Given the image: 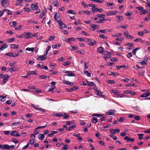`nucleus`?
Segmentation results:
<instances>
[{
  "mask_svg": "<svg viewBox=\"0 0 150 150\" xmlns=\"http://www.w3.org/2000/svg\"><path fill=\"white\" fill-rule=\"evenodd\" d=\"M31 106L36 110H38L42 112H46L45 109L40 108L39 107V106L38 105H35L34 104H32Z\"/></svg>",
  "mask_w": 150,
  "mask_h": 150,
  "instance_id": "obj_1",
  "label": "nucleus"
},
{
  "mask_svg": "<svg viewBox=\"0 0 150 150\" xmlns=\"http://www.w3.org/2000/svg\"><path fill=\"white\" fill-rule=\"evenodd\" d=\"M1 4L4 8H6L9 4L8 0H0V4Z\"/></svg>",
  "mask_w": 150,
  "mask_h": 150,
  "instance_id": "obj_2",
  "label": "nucleus"
},
{
  "mask_svg": "<svg viewBox=\"0 0 150 150\" xmlns=\"http://www.w3.org/2000/svg\"><path fill=\"white\" fill-rule=\"evenodd\" d=\"M6 56L12 57H16L19 56V54L13 52H8L6 54Z\"/></svg>",
  "mask_w": 150,
  "mask_h": 150,
  "instance_id": "obj_3",
  "label": "nucleus"
},
{
  "mask_svg": "<svg viewBox=\"0 0 150 150\" xmlns=\"http://www.w3.org/2000/svg\"><path fill=\"white\" fill-rule=\"evenodd\" d=\"M31 9L33 11L37 10L38 8V3H37L35 4L32 3L31 4Z\"/></svg>",
  "mask_w": 150,
  "mask_h": 150,
  "instance_id": "obj_4",
  "label": "nucleus"
},
{
  "mask_svg": "<svg viewBox=\"0 0 150 150\" xmlns=\"http://www.w3.org/2000/svg\"><path fill=\"white\" fill-rule=\"evenodd\" d=\"M31 33L24 32L23 33V35L24 37V38L26 39H29L31 38L30 36Z\"/></svg>",
  "mask_w": 150,
  "mask_h": 150,
  "instance_id": "obj_5",
  "label": "nucleus"
},
{
  "mask_svg": "<svg viewBox=\"0 0 150 150\" xmlns=\"http://www.w3.org/2000/svg\"><path fill=\"white\" fill-rule=\"evenodd\" d=\"M9 146L8 144L0 145V149L4 150V149L9 150Z\"/></svg>",
  "mask_w": 150,
  "mask_h": 150,
  "instance_id": "obj_6",
  "label": "nucleus"
},
{
  "mask_svg": "<svg viewBox=\"0 0 150 150\" xmlns=\"http://www.w3.org/2000/svg\"><path fill=\"white\" fill-rule=\"evenodd\" d=\"M95 93L97 96H101L103 98L105 97L104 95H103L101 92L97 89H95Z\"/></svg>",
  "mask_w": 150,
  "mask_h": 150,
  "instance_id": "obj_7",
  "label": "nucleus"
},
{
  "mask_svg": "<svg viewBox=\"0 0 150 150\" xmlns=\"http://www.w3.org/2000/svg\"><path fill=\"white\" fill-rule=\"evenodd\" d=\"M57 22L59 24V28L62 29L66 27V25L61 21L59 20Z\"/></svg>",
  "mask_w": 150,
  "mask_h": 150,
  "instance_id": "obj_8",
  "label": "nucleus"
},
{
  "mask_svg": "<svg viewBox=\"0 0 150 150\" xmlns=\"http://www.w3.org/2000/svg\"><path fill=\"white\" fill-rule=\"evenodd\" d=\"M47 55H45L44 54L43 55H40L39 56L37 59V60L42 61L46 59L47 58Z\"/></svg>",
  "mask_w": 150,
  "mask_h": 150,
  "instance_id": "obj_9",
  "label": "nucleus"
},
{
  "mask_svg": "<svg viewBox=\"0 0 150 150\" xmlns=\"http://www.w3.org/2000/svg\"><path fill=\"white\" fill-rule=\"evenodd\" d=\"M115 110H110L108 111L106 114L107 115H112L115 114Z\"/></svg>",
  "mask_w": 150,
  "mask_h": 150,
  "instance_id": "obj_10",
  "label": "nucleus"
},
{
  "mask_svg": "<svg viewBox=\"0 0 150 150\" xmlns=\"http://www.w3.org/2000/svg\"><path fill=\"white\" fill-rule=\"evenodd\" d=\"M11 136L15 137H18L21 136V135L18 134L17 131L15 130L12 131L11 132Z\"/></svg>",
  "mask_w": 150,
  "mask_h": 150,
  "instance_id": "obj_11",
  "label": "nucleus"
},
{
  "mask_svg": "<svg viewBox=\"0 0 150 150\" xmlns=\"http://www.w3.org/2000/svg\"><path fill=\"white\" fill-rule=\"evenodd\" d=\"M110 132L112 134H115L116 132H119L120 130L118 129H110Z\"/></svg>",
  "mask_w": 150,
  "mask_h": 150,
  "instance_id": "obj_12",
  "label": "nucleus"
},
{
  "mask_svg": "<svg viewBox=\"0 0 150 150\" xmlns=\"http://www.w3.org/2000/svg\"><path fill=\"white\" fill-rule=\"evenodd\" d=\"M92 11L93 12L98 11L99 12L101 13L103 11V9L102 8L98 9L95 7L94 8H92Z\"/></svg>",
  "mask_w": 150,
  "mask_h": 150,
  "instance_id": "obj_13",
  "label": "nucleus"
},
{
  "mask_svg": "<svg viewBox=\"0 0 150 150\" xmlns=\"http://www.w3.org/2000/svg\"><path fill=\"white\" fill-rule=\"evenodd\" d=\"M110 93H112L114 94L115 95L117 96L120 93L117 90L115 89H112L110 91Z\"/></svg>",
  "mask_w": 150,
  "mask_h": 150,
  "instance_id": "obj_14",
  "label": "nucleus"
},
{
  "mask_svg": "<svg viewBox=\"0 0 150 150\" xmlns=\"http://www.w3.org/2000/svg\"><path fill=\"white\" fill-rule=\"evenodd\" d=\"M19 46L18 45L12 44L11 45L10 47L11 48L13 49H17L18 48Z\"/></svg>",
  "mask_w": 150,
  "mask_h": 150,
  "instance_id": "obj_15",
  "label": "nucleus"
},
{
  "mask_svg": "<svg viewBox=\"0 0 150 150\" xmlns=\"http://www.w3.org/2000/svg\"><path fill=\"white\" fill-rule=\"evenodd\" d=\"M117 13V11H110L108 12L107 15L108 16H111L115 15Z\"/></svg>",
  "mask_w": 150,
  "mask_h": 150,
  "instance_id": "obj_16",
  "label": "nucleus"
},
{
  "mask_svg": "<svg viewBox=\"0 0 150 150\" xmlns=\"http://www.w3.org/2000/svg\"><path fill=\"white\" fill-rule=\"evenodd\" d=\"M8 45L7 44H5L0 46V50L1 51H3L4 49L7 48Z\"/></svg>",
  "mask_w": 150,
  "mask_h": 150,
  "instance_id": "obj_17",
  "label": "nucleus"
},
{
  "mask_svg": "<svg viewBox=\"0 0 150 150\" xmlns=\"http://www.w3.org/2000/svg\"><path fill=\"white\" fill-rule=\"evenodd\" d=\"M47 13V10L46 9H45L43 10L42 13L40 14V18H42Z\"/></svg>",
  "mask_w": 150,
  "mask_h": 150,
  "instance_id": "obj_18",
  "label": "nucleus"
},
{
  "mask_svg": "<svg viewBox=\"0 0 150 150\" xmlns=\"http://www.w3.org/2000/svg\"><path fill=\"white\" fill-rule=\"evenodd\" d=\"M45 137V136L43 134H40L38 135V138L40 140H42Z\"/></svg>",
  "mask_w": 150,
  "mask_h": 150,
  "instance_id": "obj_19",
  "label": "nucleus"
},
{
  "mask_svg": "<svg viewBox=\"0 0 150 150\" xmlns=\"http://www.w3.org/2000/svg\"><path fill=\"white\" fill-rule=\"evenodd\" d=\"M104 50V48L102 47H99L97 49L98 52L101 54L103 52Z\"/></svg>",
  "mask_w": 150,
  "mask_h": 150,
  "instance_id": "obj_20",
  "label": "nucleus"
},
{
  "mask_svg": "<svg viewBox=\"0 0 150 150\" xmlns=\"http://www.w3.org/2000/svg\"><path fill=\"white\" fill-rule=\"evenodd\" d=\"M64 39H65V41L66 42H67L68 43H70V41H74L75 40V39L71 37V38H69L68 39H66L64 38Z\"/></svg>",
  "mask_w": 150,
  "mask_h": 150,
  "instance_id": "obj_21",
  "label": "nucleus"
},
{
  "mask_svg": "<svg viewBox=\"0 0 150 150\" xmlns=\"http://www.w3.org/2000/svg\"><path fill=\"white\" fill-rule=\"evenodd\" d=\"M52 4L54 6L58 7L59 6V4L57 0H53V2Z\"/></svg>",
  "mask_w": 150,
  "mask_h": 150,
  "instance_id": "obj_22",
  "label": "nucleus"
},
{
  "mask_svg": "<svg viewBox=\"0 0 150 150\" xmlns=\"http://www.w3.org/2000/svg\"><path fill=\"white\" fill-rule=\"evenodd\" d=\"M9 25L12 27H15L17 25V23L15 21H11Z\"/></svg>",
  "mask_w": 150,
  "mask_h": 150,
  "instance_id": "obj_23",
  "label": "nucleus"
},
{
  "mask_svg": "<svg viewBox=\"0 0 150 150\" xmlns=\"http://www.w3.org/2000/svg\"><path fill=\"white\" fill-rule=\"evenodd\" d=\"M63 82L64 84L68 85H72L73 84V83L72 82H71L68 81H66V80H63Z\"/></svg>",
  "mask_w": 150,
  "mask_h": 150,
  "instance_id": "obj_24",
  "label": "nucleus"
},
{
  "mask_svg": "<svg viewBox=\"0 0 150 150\" xmlns=\"http://www.w3.org/2000/svg\"><path fill=\"white\" fill-rule=\"evenodd\" d=\"M63 114H64V113L63 112H61L57 114H54L53 115L56 116L57 117H59L62 116Z\"/></svg>",
  "mask_w": 150,
  "mask_h": 150,
  "instance_id": "obj_25",
  "label": "nucleus"
},
{
  "mask_svg": "<svg viewBox=\"0 0 150 150\" xmlns=\"http://www.w3.org/2000/svg\"><path fill=\"white\" fill-rule=\"evenodd\" d=\"M91 41L89 43V45L90 46H93L96 43V41L95 40H91Z\"/></svg>",
  "mask_w": 150,
  "mask_h": 150,
  "instance_id": "obj_26",
  "label": "nucleus"
},
{
  "mask_svg": "<svg viewBox=\"0 0 150 150\" xmlns=\"http://www.w3.org/2000/svg\"><path fill=\"white\" fill-rule=\"evenodd\" d=\"M90 26L93 28V30H95L96 29L98 28V26L97 25L91 24L90 25Z\"/></svg>",
  "mask_w": 150,
  "mask_h": 150,
  "instance_id": "obj_27",
  "label": "nucleus"
},
{
  "mask_svg": "<svg viewBox=\"0 0 150 150\" xmlns=\"http://www.w3.org/2000/svg\"><path fill=\"white\" fill-rule=\"evenodd\" d=\"M51 47L50 46H48L46 48V49L45 51V55H47L48 53V52L49 50L50 49Z\"/></svg>",
  "mask_w": 150,
  "mask_h": 150,
  "instance_id": "obj_28",
  "label": "nucleus"
},
{
  "mask_svg": "<svg viewBox=\"0 0 150 150\" xmlns=\"http://www.w3.org/2000/svg\"><path fill=\"white\" fill-rule=\"evenodd\" d=\"M144 20L146 21H150V14L144 18Z\"/></svg>",
  "mask_w": 150,
  "mask_h": 150,
  "instance_id": "obj_29",
  "label": "nucleus"
},
{
  "mask_svg": "<svg viewBox=\"0 0 150 150\" xmlns=\"http://www.w3.org/2000/svg\"><path fill=\"white\" fill-rule=\"evenodd\" d=\"M150 95V93H146L140 96V97L142 98H144V97H146L149 96Z\"/></svg>",
  "mask_w": 150,
  "mask_h": 150,
  "instance_id": "obj_30",
  "label": "nucleus"
},
{
  "mask_svg": "<svg viewBox=\"0 0 150 150\" xmlns=\"http://www.w3.org/2000/svg\"><path fill=\"white\" fill-rule=\"evenodd\" d=\"M26 51L33 52L34 50V47H27L25 49Z\"/></svg>",
  "mask_w": 150,
  "mask_h": 150,
  "instance_id": "obj_31",
  "label": "nucleus"
},
{
  "mask_svg": "<svg viewBox=\"0 0 150 150\" xmlns=\"http://www.w3.org/2000/svg\"><path fill=\"white\" fill-rule=\"evenodd\" d=\"M134 42H140L142 43H143L144 40L141 38H137L134 40Z\"/></svg>",
  "mask_w": 150,
  "mask_h": 150,
  "instance_id": "obj_32",
  "label": "nucleus"
},
{
  "mask_svg": "<svg viewBox=\"0 0 150 150\" xmlns=\"http://www.w3.org/2000/svg\"><path fill=\"white\" fill-rule=\"evenodd\" d=\"M71 63L70 62L67 61L63 62L62 64L64 66H69L71 64Z\"/></svg>",
  "mask_w": 150,
  "mask_h": 150,
  "instance_id": "obj_33",
  "label": "nucleus"
},
{
  "mask_svg": "<svg viewBox=\"0 0 150 150\" xmlns=\"http://www.w3.org/2000/svg\"><path fill=\"white\" fill-rule=\"evenodd\" d=\"M120 79L121 81H124L127 82H128L129 80V79L126 78L124 77H123V78H120Z\"/></svg>",
  "mask_w": 150,
  "mask_h": 150,
  "instance_id": "obj_34",
  "label": "nucleus"
},
{
  "mask_svg": "<svg viewBox=\"0 0 150 150\" xmlns=\"http://www.w3.org/2000/svg\"><path fill=\"white\" fill-rule=\"evenodd\" d=\"M69 74H67L66 75L68 76H75V74H73L72 71H71L70 72H69Z\"/></svg>",
  "mask_w": 150,
  "mask_h": 150,
  "instance_id": "obj_35",
  "label": "nucleus"
},
{
  "mask_svg": "<svg viewBox=\"0 0 150 150\" xmlns=\"http://www.w3.org/2000/svg\"><path fill=\"white\" fill-rule=\"evenodd\" d=\"M6 98V96H0V99L1 101L3 102L5 101V98Z\"/></svg>",
  "mask_w": 150,
  "mask_h": 150,
  "instance_id": "obj_36",
  "label": "nucleus"
},
{
  "mask_svg": "<svg viewBox=\"0 0 150 150\" xmlns=\"http://www.w3.org/2000/svg\"><path fill=\"white\" fill-rule=\"evenodd\" d=\"M91 1H94L100 4H102L104 2V0H91Z\"/></svg>",
  "mask_w": 150,
  "mask_h": 150,
  "instance_id": "obj_37",
  "label": "nucleus"
},
{
  "mask_svg": "<svg viewBox=\"0 0 150 150\" xmlns=\"http://www.w3.org/2000/svg\"><path fill=\"white\" fill-rule=\"evenodd\" d=\"M54 18L55 20L57 22L59 20H58V18L59 17V16H58L57 14V13H54Z\"/></svg>",
  "mask_w": 150,
  "mask_h": 150,
  "instance_id": "obj_38",
  "label": "nucleus"
},
{
  "mask_svg": "<svg viewBox=\"0 0 150 150\" xmlns=\"http://www.w3.org/2000/svg\"><path fill=\"white\" fill-rule=\"evenodd\" d=\"M69 147V146L67 145H65L63 146L62 150H67Z\"/></svg>",
  "mask_w": 150,
  "mask_h": 150,
  "instance_id": "obj_39",
  "label": "nucleus"
},
{
  "mask_svg": "<svg viewBox=\"0 0 150 150\" xmlns=\"http://www.w3.org/2000/svg\"><path fill=\"white\" fill-rule=\"evenodd\" d=\"M94 123H96L98 122V119L96 117L92 118L91 120Z\"/></svg>",
  "mask_w": 150,
  "mask_h": 150,
  "instance_id": "obj_40",
  "label": "nucleus"
},
{
  "mask_svg": "<svg viewBox=\"0 0 150 150\" xmlns=\"http://www.w3.org/2000/svg\"><path fill=\"white\" fill-rule=\"evenodd\" d=\"M106 82L109 83L111 84H113L115 83V81L113 80H107L106 81Z\"/></svg>",
  "mask_w": 150,
  "mask_h": 150,
  "instance_id": "obj_41",
  "label": "nucleus"
},
{
  "mask_svg": "<svg viewBox=\"0 0 150 150\" xmlns=\"http://www.w3.org/2000/svg\"><path fill=\"white\" fill-rule=\"evenodd\" d=\"M134 109V110L135 111L138 112H140V108L139 107H138L137 106L134 107H133Z\"/></svg>",
  "mask_w": 150,
  "mask_h": 150,
  "instance_id": "obj_42",
  "label": "nucleus"
},
{
  "mask_svg": "<svg viewBox=\"0 0 150 150\" xmlns=\"http://www.w3.org/2000/svg\"><path fill=\"white\" fill-rule=\"evenodd\" d=\"M139 47L137 48L134 49L132 51V53L133 54L135 55L136 53L137 50H139Z\"/></svg>",
  "mask_w": 150,
  "mask_h": 150,
  "instance_id": "obj_43",
  "label": "nucleus"
},
{
  "mask_svg": "<svg viewBox=\"0 0 150 150\" xmlns=\"http://www.w3.org/2000/svg\"><path fill=\"white\" fill-rule=\"evenodd\" d=\"M113 37H120L122 36V34L121 33H119L115 35H112Z\"/></svg>",
  "mask_w": 150,
  "mask_h": 150,
  "instance_id": "obj_44",
  "label": "nucleus"
},
{
  "mask_svg": "<svg viewBox=\"0 0 150 150\" xmlns=\"http://www.w3.org/2000/svg\"><path fill=\"white\" fill-rule=\"evenodd\" d=\"M78 49V47H73L72 46H71L70 47V50H77Z\"/></svg>",
  "mask_w": 150,
  "mask_h": 150,
  "instance_id": "obj_45",
  "label": "nucleus"
},
{
  "mask_svg": "<svg viewBox=\"0 0 150 150\" xmlns=\"http://www.w3.org/2000/svg\"><path fill=\"white\" fill-rule=\"evenodd\" d=\"M8 78V76H7V77H5V78H4L2 80V82L3 83H5L6 81H7Z\"/></svg>",
  "mask_w": 150,
  "mask_h": 150,
  "instance_id": "obj_46",
  "label": "nucleus"
},
{
  "mask_svg": "<svg viewBox=\"0 0 150 150\" xmlns=\"http://www.w3.org/2000/svg\"><path fill=\"white\" fill-rule=\"evenodd\" d=\"M15 38H10L7 39V41L10 42H12L14 40Z\"/></svg>",
  "mask_w": 150,
  "mask_h": 150,
  "instance_id": "obj_47",
  "label": "nucleus"
},
{
  "mask_svg": "<svg viewBox=\"0 0 150 150\" xmlns=\"http://www.w3.org/2000/svg\"><path fill=\"white\" fill-rule=\"evenodd\" d=\"M47 126V124H46L44 126H39L38 127L35 129V130H36L38 129H40L41 128H44Z\"/></svg>",
  "mask_w": 150,
  "mask_h": 150,
  "instance_id": "obj_48",
  "label": "nucleus"
},
{
  "mask_svg": "<svg viewBox=\"0 0 150 150\" xmlns=\"http://www.w3.org/2000/svg\"><path fill=\"white\" fill-rule=\"evenodd\" d=\"M84 74H86V75L88 77H90L91 76V74L89 73L87 71H84Z\"/></svg>",
  "mask_w": 150,
  "mask_h": 150,
  "instance_id": "obj_49",
  "label": "nucleus"
},
{
  "mask_svg": "<svg viewBox=\"0 0 150 150\" xmlns=\"http://www.w3.org/2000/svg\"><path fill=\"white\" fill-rule=\"evenodd\" d=\"M67 12L70 14H75V12L73 10H68L67 11Z\"/></svg>",
  "mask_w": 150,
  "mask_h": 150,
  "instance_id": "obj_50",
  "label": "nucleus"
},
{
  "mask_svg": "<svg viewBox=\"0 0 150 150\" xmlns=\"http://www.w3.org/2000/svg\"><path fill=\"white\" fill-rule=\"evenodd\" d=\"M76 89V88L75 86H74L72 88H71L70 89H67V91H68V92H72L74 90H75Z\"/></svg>",
  "mask_w": 150,
  "mask_h": 150,
  "instance_id": "obj_51",
  "label": "nucleus"
},
{
  "mask_svg": "<svg viewBox=\"0 0 150 150\" xmlns=\"http://www.w3.org/2000/svg\"><path fill=\"white\" fill-rule=\"evenodd\" d=\"M35 142V139H31L30 140L29 143L31 145H33Z\"/></svg>",
  "mask_w": 150,
  "mask_h": 150,
  "instance_id": "obj_52",
  "label": "nucleus"
},
{
  "mask_svg": "<svg viewBox=\"0 0 150 150\" xmlns=\"http://www.w3.org/2000/svg\"><path fill=\"white\" fill-rule=\"evenodd\" d=\"M62 116H63V118L64 119H67L69 117V116L68 115H67L66 114V113H64V114H63V115Z\"/></svg>",
  "mask_w": 150,
  "mask_h": 150,
  "instance_id": "obj_53",
  "label": "nucleus"
},
{
  "mask_svg": "<svg viewBox=\"0 0 150 150\" xmlns=\"http://www.w3.org/2000/svg\"><path fill=\"white\" fill-rule=\"evenodd\" d=\"M87 85H88L89 86H93L94 84V83L92 82H89L88 81H87Z\"/></svg>",
  "mask_w": 150,
  "mask_h": 150,
  "instance_id": "obj_54",
  "label": "nucleus"
},
{
  "mask_svg": "<svg viewBox=\"0 0 150 150\" xmlns=\"http://www.w3.org/2000/svg\"><path fill=\"white\" fill-rule=\"evenodd\" d=\"M60 47V45L58 44L56 45H54L52 46V47L53 49H56L57 47Z\"/></svg>",
  "mask_w": 150,
  "mask_h": 150,
  "instance_id": "obj_55",
  "label": "nucleus"
},
{
  "mask_svg": "<svg viewBox=\"0 0 150 150\" xmlns=\"http://www.w3.org/2000/svg\"><path fill=\"white\" fill-rule=\"evenodd\" d=\"M104 58L105 59V60H106V59H109L110 58V56L109 54H105L104 55Z\"/></svg>",
  "mask_w": 150,
  "mask_h": 150,
  "instance_id": "obj_56",
  "label": "nucleus"
},
{
  "mask_svg": "<svg viewBox=\"0 0 150 150\" xmlns=\"http://www.w3.org/2000/svg\"><path fill=\"white\" fill-rule=\"evenodd\" d=\"M137 135L139 136V139L140 140H142L143 139V134H138Z\"/></svg>",
  "mask_w": 150,
  "mask_h": 150,
  "instance_id": "obj_57",
  "label": "nucleus"
},
{
  "mask_svg": "<svg viewBox=\"0 0 150 150\" xmlns=\"http://www.w3.org/2000/svg\"><path fill=\"white\" fill-rule=\"evenodd\" d=\"M22 26L21 25H18V27L15 28V30H20L21 29Z\"/></svg>",
  "mask_w": 150,
  "mask_h": 150,
  "instance_id": "obj_58",
  "label": "nucleus"
},
{
  "mask_svg": "<svg viewBox=\"0 0 150 150\" xmlns=\"http://www.w3.org/2000/svg\"><path fill=\"white\" fill-rule=\"evenodd\" d=\"M20 123V121H18L17 122H14L12 124V125L13 126H16L17 125L19 124Z\"/></svg>",
  "mask_w": 150,
  "mask_h": 150,
  "instance_id": "obj_59",
  "label": "nucleus"
},
{
  "mask_svg": "<svg viewBox=\"0 0 150 150\" xmlns=\"http://www.w3.org/2000/svg\"><path fill=\"white\" fill-rule=\"evenodd\" d=\"M55 38V37L54 36H52L50 37L48 39L50 41H52Z\"/></svg>",
  "mask_w": 150,
  "mask_h": 150,
  "instance_id": "obj_60",
  "label": "nucleus"
},
{
  "mask_svg": "<svg viewBox=\"0 0 150 150\" xmlns=\"http://www.w3.org/2000/svg\"><path fill=\"white\" fill-rule=\"evenodd\" d=\"M56 87L55 86H54L52 87L48 91L50 92H52L55 88H56Z\"/></svg>",
  "mask_w": 150,
  "mask_h": 150,
  "instance_id": "obj_61",
  "label": "nucleus"
},
{
  "mask_svg": "<svg viewBox=\"0 0 150 150\" xmlns=\"http://www.w3.org/2000/svg\"><path fill=\"white\" fill-rule=\"evenodd\" d=\"M114 3H110L109 2H108L107 3V5L109 7L110 6H112L114 4Z\"/></svg>",
  "mask_w": 150,
  "mask_h": 150,
  "instance_id": "obj_62",
  "label": "nucleus"
},
{
  "mask_svg": "<svg viewBox=\"0 0 150 150\" xmlns=\"http://www.w3.org/2000/svg\"><path fill=\"white\" fill-rule=\"evenodd\" d=\"M84 69H86L88 68V67L87 65V63L86 62H84Z\"/></svg>",
  "mask_w": 150,
  "mask_h": 150,
  "instance_id": "obj_63",
  "label": "nucleus"
},
{
  "mask_svg": "<svg viewBox=\"0 0 150 150\" xmlns=\"http://www.w3.org/2000/svg\"><path fill=\"white\" fill-rule=\"evenodd\" d=\"M6 34H9L10 35H12L13 34V32L11 30L7 31L6 32Z\"/></svg>",
  "mask_w": 150,
  "mask_h": 150,
  "instance_id": "obj_64",
  "label": "nucleus"
}]
</instances>
